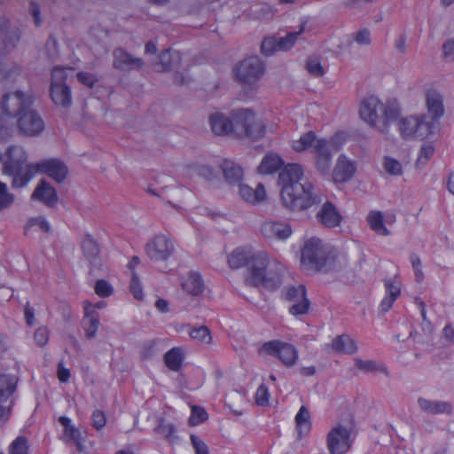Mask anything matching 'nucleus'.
<instances>
[{"instance_id":"obj_1","label":"nucleus","mask_w":454,"mask_h":454,"mask_svg":"<svg viewBox=\"0 0 454 454\" xmlns=\"http://www.w3.org/2000/svg\"><path fill=\"white\" fill-rule=\"evenodd\" d=\"M228 264L233 270L247 267L246 282L251 286L276 290L282 284L284 265L277 260H271L264 251L255 252L251 247H237L229 254Z\"/></svg>"},{"instance_id":"obj_2","label":"nucleus","mask_w":454,"mask_h":454,"mask_svg":"<svg viewBox=\"0 0 454 454\" xmlns=\"http://www.w3.org/2000/svg\"><path fill=\"white\" fill-rule=\"evenodd\" d=\"M27 154L19 145H12L7 149L6 160L4 162V173L12 176V186H26L36 173H43L57 183H62L67 175V167L58 159H49L36 164H28Z\"/></svg>"},{"instance_id":"obj_3","label":"nucleus","mask_w":454,"mask_h":454,"mask_svg":"<svg viewBox=\"0 0 454 454\" xmlns=\"http://www.w3.org/2000/svg\"><path fill=\"white\" fill-rule=\"evenodd\" d=\"M302 177L303 169L297 163L287 164L278 174L282 203L293 211L307 210L323 200V194L311 183L300 182Z\"/></svg>"},{"instance_id":"obj_4","label":"nucleus","mask_w":454,"mask_h":454,"mask_svg":"<svg viewBox=\"0 0 454 454\" xmlns=\"http://www.w3.org/2000/svg\"><path fill=\"white\" fill-rule=\"evenodd\" d=\"M361 119L381 134H387L392 122L400 116V108L396 101L382 103L377 97L364 98L360 106Z\"/></svg>"},{"instance_id":"obj_5","label":"nucleus","mask_w":454,"mask_h":454,"mask_svg":"<svg viewBox=\"0 0 454 454\" xmlns=\"http://www.w3.org/2000/svg\"><path fill=\"white\" fill-rule=\"evenodd\" d=\"M32 104V96L20 90L3 97L0 106V140H4L12 135L13 120L24 114Z\"/></svg>"},{"instance_id":"obj_6","label":"nucleus","mask_w":454,"mask_h":454,"mask_svg":"<svg viewBox=\"0 0 454 454\" xmlns=\"http://www.w3.org/2000/svg\"><path fill=\"white\" fill-rule=\"evenodd\" d=\"M329 252L318 238L312 237L304 242L301 262L307 270L319 271L326 264Z\"/></svg>"},{"instance_id":"obj_7","label":"nucleus","mask_w":454,"mask_h":454,"mask_svg":"<svg viewBox=\"0 0 454 454\" xmlns=\"http://www.w3.org/2000/svg\"><path fill=\"white\" fill-rule=\"evenodd\" d=\"M398 125L401 136L405 139H425L433 134L434 130V123L428 121L427 115L403 118Z\"/></svg>"},{"instance_id":"obj_8","label":"nucleus","mask_w":454,"mask_h":454,"mask_svg":"<svg viewBox=\"0 0 454 454\" xmlns=\"http://www.w3.org/2000/svg\"><path fill=\"white\" fill-rule=\"evenodd\" d=\"M237 133H244L247 137L258 139L263 137L265 127L261 121H257L255 114L249 109H238L231 114Z\"/></svg>"},{"instance_id":"obj_9","label":"nucleus","mask_w":454,"mask_h":454,"mask_svg":"<svg viewBox=\"0 0 454 454\" xmlns=\"http://www.w3.org/2000/svg\"><path fill=\"white\" fill-rule=\"evenodd\" d=\"M283 296L286 301L291 303L288 312L294 317L299 318L309 313L310 301L307 296V289L304 285L286 286Z\"/></svg>"},{"instance_id":"obj_10","label":"nucleus","mask_w":454,"mask_h":454,"mask_svg":"<svg viewBox=\"0 0 454 454\" xmlns=\"http://www.w3.org/2000/svg\"><path fill=\"white\" fill-rule=\"evenodd\" d=\"M259 353L278 357L286 367L294 366L299 356L298 350L293 344L279 340L264 342L259 349Z\"/></svg>"},{"instance_id":"obj_11","label":"nucleus","mask_w":454,"mask_h":454,"mask_svg":"<svg viewBox=\"0 0 454 454\" xmlns=\"http://www.w3.org/2000/svg\"><path fill=\"white\" fill-rule=\"evenodd\" d=\"M264 65L256 56L245 59L234 68V74L244 85H254L264 74Z\"/></svg>"},{"instance_id":"obj_12","label":"nucleus","mask_w":454,"mask_h":454,"mask_svg":"<svg viewBox=\"0 0 454 454\" xmlns=\"http://www.w3.org/2000/svg\"><path fill=\"white\" fill-rule=\"evenodd\" d=\"M352 427L338 424L327 434L326 443L330 454H345L352 444Z\"/></svg>"},{"instance_id":"obj_13","label":"nucleus","mask_w":454,"mask_h":454,"mask_svg":"<svg viewBox=\"0 0 454 454\" xmlns=\"http://www.w3.org/2000/svg\"><path fill=\"white\" fill-rule=\"evenodd\" d=\"M306 23H301L299 26V29L297 31L288 32L285 36L276 38V37H267L262 42L261 51L262 53L265 56H271L275 52L278 51H287L291 49L295 42L298 39V36L301 35L305 30Z\"/></svg>"},{"instance_id":"obj_14","label":"nucleus","mask_w":454,"mask_h":454,"mask_svg":"<svg viewBox=\"0 0 454 454\" xmlns=\"http://www.w3.org/2000/svg\"><path fill=\"white\" fill-rule=\"evenodd\" d=\"M145 252L152 261L164 262L172 255L174 244L167 236L157 235L146 244Z\"/></svg>"},{"instance_id":"obj_15","label":"nucleus","mask_w":454,"mask_h":454,"mask_svg":"<svg viewBox=\"0 0 454 454\" xmlns=\"http://www.w3.org/2000/svg\"><path fill=\"white\" fill-rule=\"evenodd\" d=\"M333 142L325 138L318 137L312 149L315 155L317 169L322 173H328L332 165Z\"/></svg>"},{"instance_id":"obj_16","label":"nucleus","mask_w":454,"mask_h":454,"mask_svg":"<svg viewBox=\"0 0 454 454\" xmlns=\"http://www.w3.org/2000/svg\"><path fill=\"white\" fill-rule=\"evenodd\" d=\"M18 127L27 136H37L44 129V121L35 112L28 108L17 120Z\"/></svg>"},{"instance_id":"obj_17","label":"nucleus","mask_w":454,"mask_h":454,"mask_svg":"<svg viewBox=\"0 0 454 454\" xmlns=\"http://www.w3.org/2000/svg\"><path fill=\"white\" fill-rule=\"evenodd\" d=\"M261 232L266 239L285 240L291 236L292 229L285 222L267 220L262 224Z\"/></svg>"},{"instance_id":"obj_18","label":"nucleus","mask_w":454,"mask_h":454,"mask_svg":"<svg viewBox=\"0 0 454 454\" xmlns=\"http://www.w3.org/2000/svg\"><path fill=\"white\" fill-rule=\"evenodd\" d=\"M426 106L427 113L431 118L429 121H432L435 128V122H437L444 114L442 95L436 90H428L426 92Z\"/></svg>"},{"instance_id":"obj_19","label":"nucleus","mask_w":454,"mask_h":454,"mask_svg":"<svg viewBox=\"0 0 454 454\" xmlns=\"http://www.w3.org/2000/svg\"><path fill=\"white\" fill-rule=\"evenodd\" d=\"M20 39V32L17 27H11L8 20L0 19V44L3 50L8 53L12 51Z\"/></svg>"},{"instance_id":"obj_20","label":"nucleus","mask_w":454,"mask_h":454,"mask_svg":"<svg viewBox=\"0 0 454 454\" xmlns=\"http://www.w3.org/2000/svg\"><path fill=\"white\" fill-rule=\"evenodd\" d=\"M84 316L82 321V326L85 332L87 339H92L96 336L99 326V314L94 310L92 303L85 301L83 302Z\"/></svg>"},{"instance_id":"obj_21","label":"nucleus","mask_w":454,"mask_h":454,"mask_svg":"<svg viewBox=\"0 0 454 454\" xmlns=\"http://www.w3.org/2000/svg\"><path fill=\"white\" fill-rule=\"evenodd\" d=\"M155 67L164 72H179L182 68V56L178 51L172 49L162 51L159 56V62Z\"/></svg>"},{"instance_id":"obj_22","label":"nucleus","mask_w":454,"mask_h":454,"mask_svg":"<svg viewBox=\"0 0 454 454\" xmlns=\"http://www.w3.org/2000/svg\"><path fill=\"white\" fill-rule=\"evenodd\" d=\"M356 167L355 162L345 155L339 156L333 169V178L337 183H345L355 175Z\"/></svg>"},{"instance_id":"obj_23","label":"nucleus","mask_w":454,"mask_h":454,"mask_svg":"<svg viewBox=\"0 0 454 454\" xmlns=\"http://www.w3.org/2000/svg\"><path fill=\"white\" fill-rule=\"evenodd\" d=\"M384 286L386 294L379 306V310L381 313L387 312L401 294V284L395 279H386L384 282Z\"/></svg>"},{"instance_id":"obj_24","label":"nucleus","mask_w":454,"mask_h":454,"mask_svg":"<svg viewBox=\"0 0 454 454\" xmlns=\"http://www.w3.org/2000/svg\"><path fill=\"white\" fill-rule=\"evenodd\" d=\"M317 220L328 228L339 226L342 216L332 202H325L317 214Z\"/></svg>"},{"instance_id":"obj_25","label":"nucleus","mask_w":454,"mask_h":454,"mask_svg":"<svg viewBox=\"0 0 454 454\" xmlns=\"http://www.w3.org/2000/svg\"><path fill=\"white\" fill-rule=\"evenodd\" d=\"M418 405L423 412L431 415L450 414L452 412L451 403L445 401L429 400L424 397H419Z\"/></svg>"},{"instance_id":"obj_26","label":"nucleus","mask_w":454,"mask_h":454,"mask_svg":"<svg viewBox=\"0 0 454 454\" xmlns=\"http://www.w3.org/2000/svg\"><path fill=\"white\" fill-rule=\"evenodd\" d=\"M31 198L32 200H36L43 202L50 207H54L58 201L56 190L44 180H42L41 183L37 185Z\"/></svg>"},{"instance_id":"obj_27","label":"nucleus","mask_w":454,"mask_h":454,"mask_svg":"<svg viewBox=\"0 0 454 454\" xmlns=\"http://www.w3.org/2000/svg\"><path fill=\"white\" fill-rule=\"evenodd\" d=\"M114 67L121 70H129L139 68L143 66V60L139 58H134L126 51L118 48L114 51Z\"/></svg>"},{"instance_id":"obj_28","label":"nucleus","mask_w":454,"mask_h":454,"mask_svg":"<svg viewBox=\"0 0 454 454\" xmlns=\"http://www.w3.org/2000/svg\"><path fill=\"white\" fill-rule=\"evenodd\" d=\"M16 383L15 377L6 374L0 375V421L7 413V410L2 403L12 395L16 389Z\"/></svg>"},{"instance_id":"obj_29","label":"nucleus","mask_w":454,"mask_h":454,"mask_svg":"<svg viewBox=\"0 0 454 454\" xmlns=\"http://www.w3.org/2000/svg\"><path fill=\"white\" fill-rule=\"evenodd\" d=\"M209 123L214 134L224 136L231 133L236 129L234 121L229 120L221 113H215L209 117Z\"/></svg>"},{"instance_id":"obj_30","label":"nucleus","mask_w":454,"mask_h":454,"mask_svg":"<svg viewBox=\"0 0 454 454\" xmlns=\"http://www.w3.org/2000/svg\"><path fill=\"white\" fill-rule=\"evenodd\" d=\"M225 180L231 185L239 184L243 178V168L233 160L225 159L221 163Z\"/></svg>"},{"instance_id":"obj_31","label":"nucleus","mask_w":454,"mask_h":454,"mask_svg":"<svg viewBox=\"0 0 454 454\" xmlns=\"http://www.w3.org/2000/svg\"><path fill=\"white\" fill-rule=\"evenodd\" d=\"M237 185L239 186V193L241 198L249 203H259L266 198V192L262 184H258L255 189L241 183Z\"/></svg>"},{"instance_id":"obj_32","label":"nucleus","mask_w":454,"mask_h":454,"mask_svg":"<svg viewBox=\"0 0 454 454\" xmlns=\"http://www.w3.org/2000/svg\"><path fill=\"white\" fill-rule=\"evenodd\" d=\"M332 348L336 353L354 354L357 350L355 340L348 334H341L333 340Z\"/></svg>"},{"instance_id":"obj_33","label":"nucleus","mask_w":454,"mask_h":454,"mask_svg":"<svg viewBox=\"0 0 454 454\" xmlns=\"http://www.w3.org/2000/svg\"><path fill=\"white\" fill-rule=\"evenodd\" d=\"M51 97L56 105L67 107L72 103L70 88L65 85H51Z\"/></svg>"},{"instance_id":"obj_34","label":"nucleus","mask_w":454,"mask_h":454,"mask_svg":"<svg viewBox=\"0 0 454 454\" xmlns=\"http://www.w3.org/2000/svg\"><path fill=\"white\" fill-rule=\"evenodd\" d=\"M283 164V160L278 154L268 153L263 157L258 170L261 174H272L280 169Z\"/></svg>"},{"instance_id":"obj_35","label":"nucleus","mask_w":454,"mask_h":454,"mask_svg":"<svg viewBox=\"0 0 454 454\" xmlns=\"http://www.w3.org/2000/svg\"><path fill=\"white\" fill-rule=\"evenodd\" d=\"M366 221H367L370 228L373 231H375L378 235H381V236H389L390 235L389 230L385 226L384 216L380 211H378V210L371 211L366 217Z\"/></svg>"},{"instance_id":"obj_36","label":"nucleus","mask_w":454,"mask_h":454,"mask_svg":"<svg viewBox=\"0 0 454 454\" xmlns=\"http://www.w3.org/2000/svg\"><path fill=\"white\" fill-rule=\"evenodd\" d=\"M296 429L299 438L307 434L311 427L310 414L305 406H301L295 416Z\"/></svg>"},{"instance_id":"obj_37","label":"nucleus","mask_w":454,"mask_h":454,"mask_svg":"<svg viewBox=\"0 0 454 454\" xmlns=\"http://www.w3.org/2000/svg\"><path fill=\"white\" fill-rule=\"evenodd\" d=\"M317 138L318 137L314 131H308L301 135L299 139L292 142V148L296 153H303L309 149L312 150Z\"/></svg>"},{"instance_id":"obj_38","label":"nucleus","mask_w":454,"mask_h":454,"mask_svg":"<svg viewBox=\"0 0 454 454\" xmlns=\"http://www.w3.org/2000/svg\"><path fill=\"white\" fill-rule=\"evenodd\" d=\"M183 289L192 295H199L203 291V281L200 274L192 272L182 284Z\"/></svg>"},{"instance_id":"obj_39","label":"nucleus","mask_w":454,"mask_h":454,"mask_svg":"<svg viewBox=\"0 0 454 454\" xmlns=\"http://www.w3.org/2000/svg\"><path fill=\"white\" fill-rule=\"evenodd\" d=\"M82 248L84 255L88 258L90 263L97 265L99 248L98 245L90 235H86L84 237L82 242Z\"/></svg>"},{"instance_id":"obj_40","label":"nucleus","mask_w":454,"mask_h":454,"mask_svg":"<svg viewBox=\"0 0 454 454\" xmlns=\"http://www.w3.org/2000/svg\"><path fill=\"white\" fill-rule=\"evenodd\" d=\"M355 365L357 369L366 373L380 372L386 376H388V371L387 367L384 364L373 360H362L360 358H356L355 360Z\"/></svg>"},{"instance_id":"obj_41","label":"nucleus","mask_w":454,"mask_h":454,"mask_svg":"<svg viewBox=\"0 0 454 454\" xmlns=\"http://www.w3.org/2000/svg\"><path fill=\"white\" fill-rule=\"evenodd\" d=\"M164 361L168 369L177 372L181 369L183 355L179 348H173L164 356Z\"/></svg>"},{"instance_id":"obj_42","label":"nucleus","mask_w":454,"mask_h":454,"mask_svg":"<svg viewBox=\"0 0 454 454\" xmlns=\"http://www.w3.org/2000/svg\"><path fill=\"white\" fill-rule=\"evenodd\" d=\"M155 433L161 435L169 442H173L176 436V427L173 424L168 423L164 419L160 418L158 421V425L154 429Z\"/></svg>"},{"instance_id":"obj_43","label":"nucleus","mask_w":454,"mask_h":454,"mask_svg":"<svg viewBox=\"0 0 454 454\" xmlns=\"http://www.w3.org/2000/svg\"><path fill=\"white\" fill-rule=\"evenodd\" d=\"M22 73V67L20 64L12 63L11 65H4L1 71L0 80L4 82L14 81Z\"/></svg>"},{"instance_id":"obj_44","label":"nucleus","mask_w":454,"mask_h":454,"mask_svg":"<svg viewBox=\"0 0 454 454\" xmlns=\"http://www.w3.org/2000/svg\"><path fill=\"white\" fill-rule=\"evenodd\" d=\"M28 441L25 436H18L9 446V454H29Z\"/></svg>"},{"instance_id":"obj_45","label":"nucleus","mask_w":454,"mask_h":454,"mask_svg":"<svg viewBox=\"0 0 454 454\" xmlns=\"http://www.w3.org/2000/svg\"><path fill=\"white\" fill-rule=\"evenodd\" d=\"M305 68L309 74L315 77H321L325 74L324 67L317 57L309 58L306 61Z\"/></svg>"},{"instance_id":"obj_46","label":"nucleus","mask_w":454,"mask_h":454,"mask_svg":"<svg viewBox=\"0 0 454 454\" xmlns=\"http://www.w3.org/2000/svg\"><path fill=\"white\" fill-rule=\"evenodd\" d=\"M190 336L193 340H196L204 344L210 343V341L212 340L210 331L206 326H200L197 328H192L190 332Z\"/></svg>"},{"instance_id":"obj_47","label":"nucleus","mask_w":454,"mask_h":454,"mask_svg":"<svg viewBox=\"0 0 454 454\" xmlns=\"http://www.w3.org/2000/svg\"><path fill=\"white\" fill-rule=\"evenodd\" d=\"M67 70L70 71L72 69L55 67L51 71V85H65L67 78Z\"/></svg>"},{"instance_id":"obj_48","label":"nucleus","mask_w":454,"mask_h":454,"mask_svg":"<svg viewBox=\"0 0 454 454\" xmlns=\"http://www.w3.org/2000/svg\"><path fill=\"white\" fill-rule=\"evenodd\" d=\"M14 202V195L8 192L7 185L0 181V210L9 207Z\"/></svg>"},{"instance_id":"obj_49","label":"nucleus","mask_w":454,"mask_h":454,"mask_svg":"<svg viewBox=\"0 0 454 454\" xmlns=\"http://www.w3.org/2000/svg\"><path fill=\"white\" fill-rule=\"evenodd\" d=\"M383 166L385 171L392 176H400L403 172L401 163L391 157H385Z\"/></svg>"},{"instance_id":"obj_50","label":"nucleus","mask_w":454,"mask_h":454,"mask_svg":"<svg viewBox=\"0 0 454 454\" xmlns=\"http://www.w3.org/2000/svg\"><path fill=\"white\" fill-rule=\"evenodd\" d=\"M129 290L135 299L141 301L144 298L143 286L138 276L133 272L129 284Z\"/></svg>"},{"instance_id":"obj_51","label":"nucleus","mask_w":454,"mask_h":454,"mask_svg":"<svg viewBox=\"0 0 454 454\" xmlns=\"http://www.w3.org/2000/svg\"><path fill=\"white\" fill-rule=\"evenodd\" d=\"M410 262L414 270L416 282L422 283L424 280V273L422 271V264L419 256L412 253L410 256Z\"/></svg>"},{"instance_id":"obj_52","label":"nucleus","mask_w":454,"mask_h":454,"mask_svg":"<svg viewBox=\"0 0 454 454\" xmlns=\"http://www.w3.org/2000/svg\"><path fill=\"white\" fill-rule=\"evenodd\" d=\"M434 147L431 144H425L419 150L417 165H425L428 160L434 155Z\"/></svg>"},{"instance_id":"obj_53","label":"nucleus","mask_w":454,"mask_h":454,"mask_svg":"<svg viewBox=\"0 0 454 454\" xmlns=\"http://www.w3.org/2000/svg\"><path fill=\"white\" fill-rule=\"evenodd\" d=\"M113 286L105 279H99L95 285V293L102 298L109 297L113 294Z\"/></svg>"},{"instance_id":"obj_54","label":"nucleus","mask_w":454,"mask_h":454,"mask_svg":"<svg viewBox=\"0 0 454 454\" xmlns=\"http://www.w3.org/2000/svg\"><path fill=\"white\" fill-rule=\"evenodd\" d=\"M106 418L105 413L100 410L94 411L91 415L92 427L97 430H100L106 426Z\"/></svg>"},{"instance_id":"obj_55","label":"nucleus","mask_w":454,"mask_h":454,"mask_svg":"<svg viewBox=\"0 0 454 454\" xmlns=\"http://www.w3.org/2000/svg\"><path fill=\"white\" fill-rule=\"evenodd\" d=\"M207 419V413L206 411L200 407H193L192 410V415L190 417V423L192 425H198Z\"/></svg>"},{"instance_id":"obj_56","label":"nucleus","mask_w":454,"mask_h":454,"mask_svg":"<svg viewBox=\"0 0 454 454\" xmlns=\"http://www.w3.org/2000/svg\"><path fill=\"white\" fill-rule=\"evenodd\" d=\"M353 38L359 45H369L371 43V33L367 28H362L355 33Z\"/></svg>"},{"instance_id":"obj_57","label":"nucleus","mask_w":454,"mask_h":454,"mask_svg":"<svg viewBox=\"0 0 454 454\" xmlns=\"http://www.w3.org/2000/svg\"><path fill=\"white\" fill-rule=\"evenodd\" d=\"M270 397L269 389L262 384L255 392V401L258 405L263 406L268 403Z\"/></svg>"},{"instance_id":"obj_58","label":"nucleus","mask_w":454,"mask_h":454,"mask_svg":"<svg viewBox=\"0 0 454 454\" xmlns=\"http://www.w3.org/2000/svg\"><path fill=\"white\" fill-rule=\"evenodd\" d=\"M190 440L196 454H208L207 444L199 436L191 434Z\"/></svg>"},{"instance_id":"obj_59","label":"nucleus","mask_w":454,"mask_h":454,"mask_svg":"<svg viewBox=\"0 0 454 454\" xmlns=\"http://www.w3.org/2000/svg\"><path fill=\"white\" fill-rule=\"evenodd\" d=\"M35 341L38 346H44L49 340V331L46 327H39L34 335Z\"/></svg>"},{"instance_id":"obj_60","label":"nucleus","mask_w":454,"mask_h":454,"mask_svg":"<svg viewBox=\"0 0 454 454\" xmlns=\"http://www.w3.org/2000/svg\"><path fill=\"white\" fill-rule=\"evenodd\" d=\"M77 80L86 85L89 88H92L96 82L98 81L96 76L93 74L87 72H79L77 74Z\"/></svg>"},{"instance_id":"obj_61","label":"nucleus","mask_w":454,"mask_h":454,"mask_svg":"<svg viewBox=\"0 0 454 454\" xmlns=\"http://www.w3.org/2000/svg\"><path fill=\"white\" fill-rule=\"evenodd\" d=\"M442 53L445 60L454 61V39H449L443 43Z\"/></svg>"},{"instance_id":"obj_62","label":"nucleus","mask_w":454,"mask_h":454,"mask_svg":"<svg viewBox=\"0 0 454 454\" xmlns=\"http://www.w3.org/2000/svg\"><path fill=\"white\" fill-rule=\"evenodd\" d=\"M30 227L38 226L42 231L48 232L51 230L49 222L43 216L31 218L28 222Z\"/></svg>"},{"instance_id":"obj_63","label":"nucleus","mask_w":454,"mask_h":454,"mask_svg":"<svg viewBox=\"0 0 454 454\" xmlns=\"http://www.w3.org/2000/svg\"><path fill=\"white\" fill-rule=\"evenodd\" d=\"M155 340H148L144 343L141 350V356L144 359L151 358L155 353Z\"/></svg>"},{"instance_id":"obj_64","label":"nucleus","mask_w":454,"mask_h":454,"mask_svg":"<svg viewBox=\"0 0 454 454\" xmlns=\"http://www.w3.org/2000/svg\"><path fill=\"white\" fill-rule=\"evenodd\" d=\"M442 336L446 340L454 343V322L446 324L442 329Z\"/></svg>"}]
</instances>
